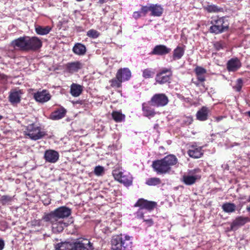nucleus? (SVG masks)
I'll return each mask as SVG.
<instances>
[{
  "label": "nucleus",
  "instance_id": "f257e3e1",
  "mask_svg": "<svg viewBox=\"0 0 250 250\" xmlns=\"http://www.w3.org/2000/svg\"><path fill=\"white\" fill-rule=\"evenodd\" d=\"M178 163L176 157L172 154L166 156L164 158L154 161L152 167L157 173L166 174L171 170V167Z\"/></svg>",
  "mask_w": 250,
  "mask_h": 250
},
{
  "label": "nucleus",
  "instance_id": "f03ea898",
  "mask_svg": "<svg viewBox=\"0 0 250 250\" xmlns=\"http://www.w3.org/2000/svg\"><path fill=\"white\" fill-rule=\"evenodd\" d=\"M111 242V248L113 250H131L132 247L131 237L126 235L114 236Z\"/></svg>",
  "mask_w": 250,
  "mask_h": 250
},
{
  "label": "nucleus",
  "instance_id": "7ed1b4c3",
  "mask_svg": "<svg viewBox=\"0 0 250 250\" xmlns=\"http://www.w3.org/2000/svg\"><path fill=\"white\" fill-rule=\"evenodd\" d=\"M71 210L65 206H62L44 215V220L55 221L56 219L63 220L71 215Z\"/></svg>",
  "mask_w": 250,
  "mask_h": 250
},
{
  "label": "nucleus",
  "instance_id": "20e7f679",
  "mask_svg": "<svg viewBox=\"0 0 250 250\" xmlns=\"http://www.w3.org/2000/svg\"><path fill=\"white\" fill-rule=\"evenodd\" d=\"M210 22L211 26H210L209 31L211 33L220 34L229 28V23L224 17L212 18Z\"/></svg>",
  "mask_w": 250,
  "mask_h": 250
},
{
  "label": "nucleus",
  "instance_id": "39448f33",
  "mask_svg": "<svg viewBox=\"0 0 250 250\" xmlns=\"http://www.w3.org/2000/svg\"><path fill=\"white\" fill-rule=\"evenodd\" d=\"M25 135L31 140L36 141L43 138L46 134L42 131L41 128L34 124L29 125L27 126Z\"/></svg>",
  "mask_w": 250,
  "mask_h": 250
},
{
  "label": "nucleus",
  "instance_id": "423d86ee",
  "mask_svg": "<svg viewBox=\"0 0 250 250\" xmlns=\"http://www.w3.org/2000/svg\"><path fill=\"white\" fill-rule=\"evenodd\" d=\"M112 174L116 180L123 183L125 186L128 187L132 185V177L129 173L115 169Z\"/></svg>",
  "mask_w": 250,
  "mask_h": 250
},
{
  "label": "nucleus",
  "instance_id": "0eeeda50",
  "mask_svg": "<svg viewBox=\"0 0 250 250\" xmlns=\"http://www.w3.org/2000/svg\"><path fill=\"white\" fill-rule=\"evenodd\" d=\"M168 102L167 97L165 94L161 93L153 95L149 103L153 106L160 107L167 105Z\"/></svg>",
  "mask_w": 250,
  "mask_h": 250
},
{
  "label": "nucleus",
  "instance_id": "6e6552de",
  "mask_svg": "<svg viewBox=\"0 0 250 250\" xmlns=\"http://www.w3.org/2000/svg\"><path fill=\"white\" fill-rule=\"evenodd\" d=\"M73 242L75 250H93L94 249L92 244L87 239L80 238Z\"/></svg>",
  "mask_w": 250,
  "mask_h": 250
},
{
  "label": "nucleus",
  "instance_id": "1a4fd4ad",
  "mask_svg": "<svg viewBox=\"0 0 250 250\" xmlns=\"http://www.w3.org/2000/svg\"><path fill=\"white\" fill-rule=\"evenodd\" d=\"M172 76V71L170 68H163L156 76V82L159 84H164L168 82Z\"/></svg>",
  "mask_w": 250,
  "mask_h": 250
},
{
  "label": "nucleus",
  "instance_id": "9d476101",
  "mask_svg": "<svg viewBox=\"0 0 250 250\" xmlns=\"http://www.w3.org/2000/svg\"><path fill=\"white\" fill-rule=\"evenodd\" d=\"M26 49L29 50H37L42 46V41L37 37H30L26 36Z\"/></svg>",
  "mask_w": 250,
  "mask_h": 250
},
{
  "label": "nucleus",
  "instance_id": "9b49d317",
  "mask_svg": "<svg viewBox=\"0 0 250 250\" xmlns=\"http://www.w3.org/2000/svg\"><path fill=\"white\" fill-rule=\"evenodd\" d=\"M26 45V36L14 40L10 43V46L17 50L27 51Z\"/></svg>",
  "mask_w": 250,
  "mask_h": 250
},
{
  "label": "nucleus",
  "instance_id": "f8f14e48",
  "mask_svg": "<svg viewBox=\"0 0 250 250\" xmlns=\"http://www.w3.org/2000/svg\"><path fill=\"white\" fill-rule=\"evenodd\" d=\"M157 206V203L154 201H148L141 198L138 200L134 207H138L143 209H146L149 211L152 210Z\"/></svg>",
  "mask_w": 250,
  "mask_h": 250
},
{
  "label": "nucleus",
  "instance_id": "ddd939ff",
  "mask_svg": "<svg viewBox=\"0 0 250 250\" xmlns=\"http://www.w3.org/2000/svg\"><path fill=\"white\" fill-rule=\"evenodd\" d=\"M46 222H49L51 224L52 231L54 233H59L62 232L64 228L67 226V224L64 222L63 220L56 219L55 221L52 220H44Z\"/></svg>",
  "mask_w": 250,
  "mask_h": 250
},
{
  "label": "nucleus",
  "instance_id": "4468645a",
  "mask_svg": "<svg viewBox=\"0 0 250 250\" xmlns=\"http://www.w3.org/2000/svg\"><path fill=\"white\" fill-rule=\"evenodd\" d=\"M203 153L202 147L198 146L196 144L190 146L188 151V154L189 157L195 159L200 158L203 155Z\"/></svg>",
  "mask_w": 250,
  "mask_h": 250
},
{
  "label": "nucleus",
  "instance_id": "2eb2a0df",
  "mask_svg": "<svg viewBox=\"0 0 250 250\" xmlns=\"http://www.w3.org/2000/svg\"><path fill=\"white\" fill-rule=\"evenodd\" d=\"M44 158L46 162L55 163L59 159V154L57 151L54 150H47L44 152Z\"/></svg>",
  "mask_w": 250,
  "mask_h": 250
},
{
  "label": "nucleus",
  "instance_id": "dca6fc26",
  "mask_svg": "<svg viewBox=\"0 0 250 250\" xmlns=\"http://www.w3.org/2000/svg\"><path fill=\"white\" fill-rule=\"evenodd\" d=\"M35 99L40 103H43L48 101L51 98L49 92L46 90L38 91L34 94Z\"/></svg>",
  "mask_w": 250,
  "mask_h": 250
},
{
  "label": "nucleus",
  "instance_id": "f3484780",
  "mask_svg": "<svg viewBox=\"0 0 250 250\" xmlns=\"http://www.w3.org/2000/svg\"><path fill=\"white\" fill-rule=\"evenodd\" d=\"M83 64L79 61L68 62L65 65V69L67 72L70 73H73L78 72L82 69Z\"/></svg>",
  "mask_w": 250,
  "mask_h": 250
},
{
  "label": "nucleus",
  "instance_id": "a211bd4d",
  "mask_svg": "<svg viewBox=\"0 0 250 250\" xmlns=\"http://www.w3.org/2000/svg\"><path fill=\"white\" fill-rule=\"evenodd\" d=\"M22 93L21 90L11 91L9 95V101L13 104H17L21 102Z\"/></svg>",
  "mask_w": 250,
  "mask_h": 250
},
{
  "label": "nucleus",
  "instance_id": "6ab92c4d",
  "mask_svg": "<svg viewBox=\"0 0 250 250\" xmlns=\"http://www.w3.org/2000/svg\"><path fill=\"white\" fill-rule=\"evenodd\" d=\"M131 76L130 70L128 68H121L116 73V77L119 78L123 82L128 81Z\"/></svg>",
  "mask_w": 250,
  "mask_h": 250
},
{
  "label": "nucleus",
  "instance_id": "aec40b11",
  "mask_svg": "<svg viewBox=\"0 0 250 250\" xmlns=\"http://www.w3.org/2000/svg\"><path fill=\"white\" fill-rule=\"evenodd\" d=\"M171 49L167 47L165 45H157L154 47L150 54L152 55L163 56L169 53Z\"/></svg>",
  "mask_w": 250,
  "mask_h": 250
},
{
  "label": "nucleus",
  "instance_id": "412c9836",
  "mask_svg": "<svg viewBox=\"0 0 250 250\" xmlns=\"http://www.w3.org/2000/svg\"><path fill=\"white\" fill-rule=\"evenodd\" d=\"M249 220L248 217L239 216L237 217L231 224L230 229L232 230H235L238 228L245 225Z\"/></svg>",
  "mask_w": 250,
  "mask_h": 250
},
{
  "label": "nucleus",
  "instance_id": "4be33fe9",
  "mask_svg": "<svg viewBox=\"0 0 250 250\" xmlns=\"http://www.w3.org/2000/svg\"><path fill=\"white\" fill-rule=\"evenodd\" d=\"M55 250H75L74 242H62L55 246Z\"/></svg>",
  "mask_w": 250,
  "mask_h": 250
},
{
  "label": "nucleus",
  "instance_id": "5701e85b",
  "mask_svg": "<svg viewBox=\"0 0 250 250\" xmlns=\"http://www.w3.org/2000/svg\"><path fill=\"white\" fill-rule=\"evenodd\" d=\"M241 65L240 61L237 58L230 59L227 63V68L229 71H235Z\"/></svg>",
  "mask_w": 250,
  "mask_h": 250
},
{
  "label": "nucleus",
  "instance_id": "b1692460",
  "mask_svg": "<svg viewBox=\"0 0 250 250\" xmlns=\"http://www.w3.org/2000/svg\"><path fill=\"white\" fill-rule=\"evenodd\" d=\"M209 110L208 108L203 106L199 110L196 114V118L201 121H204L208 119Z\"/></svg>",
  "mask_w": 250,
  "mask_h": 250
},
{
  "label": "nucleus",
  "instance_id": "393cba45",
  "mask_svg": "<svg viewBox=\"0 0 250 250\" xmlns=\"http://www.w3.org/2000/svg\"><path fill=\"white\" fill-rule=\"evenodd\" d=\"M83 90V86L81 85L73 83L70 86V93L73 97L79 96Z\"/></svg>",
  "mask_w": 250,
  "mask_h": 250
},
{
  "label": "nucleus",
  "instance_id": "a878e982",
  "mask_svg": "<svg viewBox=\"0 0 250 250\" xmlns=\"http://www.w3.org/2000/svg\"><path fill=\"white\" fill-rule=\"evenodd\" d=\"M72 51L76 55L83 56L85 54L86 49L85 46L83 44L77 43L73 46Z\"/></svg>",
  "mask_w": 250,
  "mask_h": 250
},
{
  "label": "nucleus",
  "instance_id": "bb28decb",
  "mask_svg": "<svg viewBox=\"0 0 250 250\" xmlns=\"http://www.w3.org/2000/svg\"><path fill=\"white\" fill-rule=\"evenodd\" d=\"M197 80L201 82H203L205 81V74L207 73V70L205 68L201 66H197L194 69Z\"/></svg>",
  "mask_w": 250,
  "mask_h": 250
},
{
  "label": "nucleus",
  "instance_id": "cd10ccee",
  "mask_svg": "<svg viewBox=\"0 0 250 250\" xmlns=\"http://www.w3.org/2000/svg\"><path fill=\"white\" fill-rule=\"evenodd\" d=\"M66 110L64 108H60L53 112L50 116V118L53 120H60L64 117Z\"/></svg>",
  "mask_w": 250,
  "mask_h": 250
},
{
  "label": "nucleus",
  "instance_id": "c85d7f7f",
  "mask_svg": "<svg viewBox=\"0 0 250 250\" xmlns=\"http://www.w3.org/2000/svg\"><path fill=\"white\" fill-rule=\"evenodd\" d=\"M185 53V49L183 47L178 46L174 49L173 52L172 59L174 61L182 58Z\"/></svg>",
  "mask_w": 250,
  "mask_h": 250
},
{
  "label": "nucleus",
  "instance_id": "c756f323",
  "mask_svg": "<svg viewBox=\"0 0 250 250\" xmlns=\"http://www.w3.org/2000/svg\"><path fill=\"white\" fill-rule=\"evenodd\" d=\"M142 110L144 115L147 117H153L155 114L154 109L146 103L142 104Z\"/></svg>",
  "mask_w": 250,
  "mask_h": 250
},
{
  "label": "nucleus",
  "instance_id": "7c9ffc66",
  "mask_svg": "<svg viewBox=\"0 0 250 250\" xmlns=\"http://www.w3.org/2000/svg\"><path fill=\"white\" fill-rule=\"evenodd\" d=\"M150 11L152 16L159 17L162 14L163 9L160 5L152 4L150 5Z\"/></svg>",
  "mask_w": 250,
  "mask_h": 250
},
{
  "label": "nucleus",
  "instance_id": "2f4dec72",
  "mask_svg": "<svg viewBox=\"0 0 250 250\" xmlns=\"http://www.w3.org/2000/svg\"><path fill=\"white\" fill-rule=\"evenodd\" d=\"M205 10L209 13H219L223 12V9L215 4H208L204 6Z\"/></svg>",
  "mask_w": 250,
  "mask_h": 250
},
{
  "label": "nucleus",
  "instance_id": "473e14b6",
  "mask_svg": "<svg viewBox=\"0 0 250 250\" xmlns=\"http://www.w3.org/2000/svg\"><path fill=\"white\" fill-rule=\"evenodd\" d=\"M223 211L227 213H231L236 209V205L233 203H226L222 206Z\"/></svg>",
  "mask_w": 250,
  "mask_h": 250
},
{
  "label": "nucleus",
  "instance_id": "72a5a7b5",
  "mask_svg": "<svg viewBox=\"0 0 250 250\" xmlns=\"http://www.w3.org/2000/svg\"><path fill=\"white\" fill-rule=\"evenodd\" d=\"M111 115L113 120L117 123L121 122L125 119V115L121 111H114Z\"/></svg>",
  "mask_w": 250,
  "mask_h": 250
},
{
  "label": "nucleus",
  "instance_id": "f704fd0d",
  "mask_svg": "<svg viewBox=\"0 0 250 250\" xmlns=\"http://www.w3.org/2000/svg\"><path fill=\"white\" fill-rule=\"evenodd\" d=\"M51 30V28L48 26H37L35 28L36 33L41 35H46L49 33Z\"/></svg>",
  "mask_w": 250,
  "mask_h": 250
},
{
  "label": "nucleus",
  "instance_id": "c9c22d12",
  "mask_svg": "<svg viewBox=\"0 0 250 250\" xmlns=\"http://www.w3.org/2000/svg\"><path fill=\"white\" fill-rule=\"evenodd\" d=\"M197 178L196 176L184 175L182 181L187 185H191L195 183Z\"/></svg>",
  "mask_w": 250,
  "mask_h": 250
},
{
  "label": "nucleus",
  "instance_id": "e433bc0d",
  "mask_svg": "<svg viewBox=\"0 0 250 250\" xmlns=\"http://www.w3.org/2000/svg\"><path fill=\"white\" fill-rule=\"evenodd\" d=\"M13 200V197L9 195H4L0 196V203L3 206L11 205Z\"/></svg>",
  "mask_w": 250,
  "mask_h": 250
},
{
  "label": "nucleus",
  "instance_id": "4c0bfd02",
  "mask_svg": "<svg viewBox=\"0 0 250 250\" xmlns=\"http://www.w3.org/2000/svg\"><path fill=\"white\" fill-rule=\"evenodd\" d=\"M155 75V71L152 68H146L142 70V76L145 79L152 78Z\"/></svg>",
  "mask_w": 250,
  "mask_h": 250
},
{
  "label": "nucleus",
  "instance_id": "58836bf2",
  "mask_svg": "<svg viewBox=\"0 0 250 250\" xmlns=\"http://www.w3.org/2000/svg\"><path fill=\"white\" fill-rule=\"evenodd\" d=\"M146 183L148 186H156L161 184V180L157 177L150 178L146 180Z\"/></svg>",
  "mask_w": 250,
  "mask_h": 250
},
{
  "label": "nucleus",
  "instance_id": "ea45409f",
  "mask_svg": "<svg viewBox=\"0 0 250 250\" xmlns=\"http://www.w3.org/2000/svg\"><path fill=\"white\" fill-rule=\"evenodd\" d=\"M122 82H123L121 80L116 77L115 78L113 79L110 81L111 86L113 87H120L122 85Z\"/></svg>",
  "mask_w": 250,
  "mask_h": 250
},
{
  "label": "nucleus",
  "instance_id": "a19ab883",
  "mask_svg": "<svg viewBox=\"0 0 250 250\" xmlns=\"http://www.w3.org/2000/svg\"><path fill=\"white\" fill-rule=\"evenodd\" d=\"M100 33L98 31L94 29H90L88 30L86 33V35L88 37L93 39L97 38L100 36Z\"/></svg>",
  "mask_w": 250,
  "mask_h": 250
},
{
  "label": "nucleus",
  "instance_id": "79ce46f5",
  "mask_svg": "<svg viewBox=\"0 0 250 250\" xmlns=\"http://www.w3.org/2000/svg\"><path fill=\"white\" fill-rule=\"evenodd\" d=\"M94 173L97 176L103 175L104 173V167L100 166H96L94 168Z\"/></svg>",
  "mask_w": 250,
  "mask_h": 250
},
{
  "label": "nucleus",
  "instance_id": "37998d69",
  "mask_svg": "<svg viewBox=\"0 0 250 250\" xmlns=\"http://www.w3.org/2000/svg\"><path fill=\"white\" fill-rule=\"evenodd\" d=\"M146 213V211L143 208H140L136 212L135 215L137 218L144 219L145 216L144 214Z\"/></svg>",
  "mask_w": 250,
  "mask_h": 250
},
{
  "label": "nucleus",
  "instance_id": "c03bdc74",
  "mask_svg": "<svg viewBox=\"0 0 250 250\" xmlns=\"http://www.w3.org/2000/svg\"><path fill=\"white\" fill-rule=\"evenodd\" d=\"M243 85V80L241 79H238L237 80L236 85L233 88L236 91L239 92L241 90Z\"/></svg>",
  "mask_w": 250,
  "mask_h": 250
},
{
  "label": "nucleus",
  "instance_id": "a18cd8bd",
  "mask_svg": "<svg viewBox=\"0 0 250 250\" xmlns=\"http://www.w3.org/2000/svg\"><path fill=\"white\" fill-rule=\"evenodd\" d=\"M213 46L217 51L223 49L224 43L222 42H216L214 43Z\"/></svg>",
  "mask_w": 250,
  "mask_h": 250
},
{
  "label": "nucleus",
  "instance_id": "49530a36",
  "mask_svg": "<svg viewBox=\"0 0 250 250\" xmlns=\"http://www.w3.org/2000/svg\"><path fill=\"white\" fill-rule=\"evenodd\" d=\"M142 13H143V15L145 16L146 14V13L148 11H150V6L149 7L147 6H143L141 8V11Z\"/></svg>",
  "mask_w": 250,
  "mask_h": 250
},
{
  "label": "nucleus",
  "instance_id": "de8ad7c7",
  "mask_svg": "<svg viewBox=\"0 0 250 250\" xmlns=\"http://www.w3.org/2000/svg\"><path fill=\"white\" fill-rule=\"evenodd\" d=\"M144 222L146 223V225L148 227H150L153 224V221L151 218H145L144 220Z\"/></svg>",
  "mask_w": 250,
  "mask_h": 250
},
{
  "label": "nucleus",
  "instance_id": "09e8293b",
  "mask_svg": "<svg viewBox=\"0 0 250 250\" xmlns=\"http://www.w3.org/2000/svg\"><path fill=\"white\" fill-rule=\"evenodd\" d=\"M6 80V76L3 74H0V83L3 84L5 83Z\"/></svg>",
  "mask_w": 250,
  "mask_h": 250
},
{
  "label": "nucleus",
  "instance_id": "8fccbe9b",
  "mask_svg": "<svg viewBox=\"0 0 250 250\" xmlns=\"http://www.w3.org/2000/svg\"><path fill=\"white\" fill-rule=\"evenodd\" d=\"M141 11H135L133 13V17L137 19L141 16Z\"/></svg>",
  "mask_w": 250,
  "mask_h": 250
},
{
  "label": "nucleus",
  "instance_id": "3c124183",
  "mask_svg": "<svg viewBox=\"0 0 250 250\" xmlns=\"http://www.w3.org/2000/svg\"><path fill=\"white\" fill-rule=\"evenodd\" d=\"M4 247V242L2 239H0V250H2Z\"/></svg>",
  "mask_w": 250,
  "mask_h": 250
},
{
  "label": "nucleus",
  "instance_id": "603ef678",
  "mask_svg": "<svg viewBox=\"0 0 250 250\" xmlns=\"http://www.w3.org/2000/svg\"><path fill=\"white\" fill-rule=\"evenodd\" d=\"M223 118V117L222 116H220V117H216V121L218 122H219L220 121H221V120H222V119Z\"/></svg>",
  "mask_w": 250,
  "mask_h": 250
},
{
  "label": "nucleus",
  "instance_id": "864d4df0",
  "mask_svg": "<svg viewBox=\"0 0 250 250\" xmlns=\"http://www.w3.org/2000/svg\"><path fill=\"white\" fill-rule=\"evenodd\" d=\"M247 210L248 211L250 212V206L247 207Z\"/></svg>",
  "mask_w": 250,
  "mask_h": 250
},
{
  "label": "nucleus",
  "instance_id": "5fc2aeb1",
  "mask_svg": "<svg viewBox=\"0 0 250 250\" xmlns=\"http://www.w3.org/2000/svg\"><path fill=\"white\" fill-rule=\"evenodd\" d=\"M100 0V2L101 3H104V0Z\"/></svg>",
  "mask_w": 250,
  "mask_h": 250
},
{
  "label": "nucleus",
  "instance_id": "6e6d98bb",
  "mask_svg": "<svg viewBox=\"0 0 250 250\" xmlns=\"http://www.w3.org/2000/svg\"><path fill=\"white\" fill-rule=\"evenodd\" d=\"M247 201L248 202H250V196L249 197Z\"/></svg>",
  "mask_w": 250,
  "mask_h": 250
},
{
  "label": "nucleus",
  "instance_id": "4d7b16f0",
  "mask_svg": "<svg viewBox=\"0 0 250 250\" xmlns=\"http://www.w3.org/2000/svg\"><path fill=\"white\" fill-rule=\"evenodd\" d=\"M3 118V117L1 115H0V121Z\"/></svg>",
  "mask_w": 250,
  "mask_h": 250
},
{
  "label": "nucleus",
  "instance_id": "13d9d810",
  "mask_svg": "<svg viewBox=\"0 0 250 250\" xmlns=\"http://www.w3.org/2000/svg\"><path fill=\"white\" fill-rule=\"evenodd\" d=\"M248 114H249V116L250 117V111H249V112H248Z\"/></svg>",
  "mask_w": 250,
  "mask_h": 250
}]
</instances>
